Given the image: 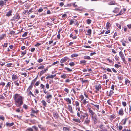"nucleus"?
Segmentation results:
<instances>
[{"label": "nucleus", "mask_w": 131, "mask_h": 131, "mask_svg": "<svg viewBox=\"0 0 131 131\" xmlns=\"http://www.w3.org/2000/svg\"><path fill=\"white\" fill-rule=\"evenodd\" d=\"M13 98L16 105L18 107H20L23 103V97L20 94L16 93L13 95Z\"/></svg>", "instance_id": "f257e3e1"}, {"label": "nucleus", "mask_w": 131, "mask_h": 131, "mask_svg": "<svg viewBox=\"0 0 131 131\" xmlns=\"http://www.w3.org/2000/svg\"><path fill=\"white\" fill-rule=\"evenodd\" d=\"M88 110L89 115L91 117L92 120L94 121V123H96L97 122V115L94 111L90 108H88Z\"/></svg>", "instance_id": "f03ea898"}, {"label": "nucleus", "mask_w": 131, "mask_h": 131, "mask_svg": "<svg viewBox=\"0 0 131 131\" xmlns=\"http://www.w3.org/2000/svg\"><path fill=\"white\" fill-rule=\"evenodd\" d=\"M39 111L37 109L36 107L35 106L34 108H31V115L32 116L33 115L32 113L37 114L38 113Z\"/></svg>", "instance_id": "7ed1b4c3"}, {"label": "nucleus", "mask_w": 131, "mask_h": 131, "mask_svg": "<svg viewBox=\"0 0 131 131\" xmlns=\"http://www.w3.org/2000/svg\"><path fill=\"white\" fill-rule=\"evenodd\" d=\"M101 85L99 84L98 85H96L95 86V89L96 90L95 91L96 93H98V91H99V90L101 89Z\"/></svg>", "instance_id": "20e7f679"}, {"label": "nucleus", "mask_w": 131, "mask_h": 131, "mask_svg": "<svg viewBox=\"0 0 131 131\" xmlns=\"http://www.w3.org/2000/svg\"><path fill=\"white\" fill-rule=\"evenodd\" d=\"M69 59V58L68 57H65L61 60L60 62L61 63L65 62L67 60Z\"/></svg>", "instance_id": "39448f33"}, {"label": "nucleus", "mask_w": 131, "mask_h": 131, "mask_svg": "<svg viewBox=\"0 0 131 131\" xmlns=\"http://www.w3.org/2000/svg\"><path fill=\"white\" fill-rule=\"evenodd\" d=\"M85 115H82L81 114L80 116V119L82 120V121L86 117V116L87 117H88L89 115L87 113H85Z\"/></svg>", "instance_id": "423d86ee"}, {"label": "nucleus", "mask_w": 131, "mask_h": 131, "mask_svg": "<svg viewBox=\"0 0 131 131\" xmlns=\"http://www.w3.org/2000/svg\"><path fill=\"white\" fill-rule=\"evenodd\" d=\"M118 114L119 115H120L121 116H122L124 115V112L123 108H121L119 110L118 112Z\"/></svg>", "instance_id": "0eeeda50"}, {"label": "nucleus", "mask_w": 131, "mask_h": 131, "mask_svg": "<svg viewBox=\"0 0 131 131\" xmlns=\"http://www.w3.org/2000/svg\"><path fill=\"white\" fill-rule=\"evenodd\" d=\"M119 56H120L121 58L122 59V60H125V57L122 52L121 51H120L119 53Z\"/></svg>", "instance_id": "6e6552de"}, {"label": "nucleus", "mask_w": 131, "mask_h": 131, "mask_svg": "<svg viewBox=\"0 0 131 131\" xmlns=\"http://www.w3.org/2000/svg\"><path fill=\"white\" fill-rule=\"evenodd\" d=\"M12 80H15L18 78V77L17 75L13 74L12 76Z\"/></svg>", "instance_id": "1a4fd4ad"}, {"label": "nucleus", "mask_w": 131, "mask_h": 131, "mask_svg": "<svg viewBox=\"0 0 131 131\" xmlns=\"http://www.w3.org/2000/svg\"><path fill=\"white\" fill-rule=\"evenodd\" d=\"M68 109L69 111L71 113H73V111L72 107L70 105H69L68 106Z\"/></svg>", "instance_id": "9d476101"}, {"label": "nucleus", "mask_w": 131, "mask_h": 131, "mask_svg": "<svg viewBox=\"0 0 131 131\" xmlns=\"http://www.w3.org/2000/svg\"><path fill=\"white\" fill-rule=\"evenodd\" d=\"M116 116V114H113L112 115L110 116L109 117L110 119V120L112 121L113 119L115 118Z\"/></svg>", "instance_id": "9b49d317"}, {"label": "nucleus", "mask_w": 131, "mask_h": 131, "mask_svg": "<svg viewBox=\"0 0 131 131\" xmlns=\"http://www.w3.org/2000/svg\"><path fill=\"white\" fill-rule=\"evenodd\" d=\"M12 10H10L7 12V14H6V16L8 17H9L12 15Z\"/></svg>", "instance_id": "f8f14e48"}, {"label": "nucleus", "mask_w": 131, "mask_h": 131, "mask_svg": "<svg viewBox=\"0 0 131 131\" xmlns=\"http://www.w3.org/2000/svg\"><path fill=\"white\" fill-rule=\"evenodd\" d=\"M68 77V76L67 75L64 73H63L60 76L61 78H62L64 79L67 78Z\"/></svg>", "instance_id": "ddd939ff"}, {"label": "nucleus", "mask_w": 131, "mask_h": 131, "mask_svg": "<svg viewBox=\"0 0 131 131\" xmlns=\"http://www.w3.org/2000/svg\"><path fill=\"white\" fill-rule=\"evenodd\" d=\"M64 100L66 101L68 103V104H70L71 103V99L69 98H65Z\"/></svg>", "instance_id": "4468645a"}, {"label": "nucleus", "mask_w": 131, "mask_h": 131, "mask_svg": "<svg viewBox=\"0 0 131 131\" xmlns=\"http://www.w3.org/2000/svg\"><path fill=\"white\" fill-rule=\"evenodd\" d=\"M87 62V61L85 60H81L80 61V64H84V65H85L86 64V63Z\"/></svg>", "instance_id": "2eb2a0df"}, {"label": "nucleus", "mask_w": 131, "mask_h": 131, "mask_svg": "<svg viewBox=\"0 0 131 131\" xmlns=\"http://www.w3.org/2000/svg\"><path fill=\"white\" fill-rule=\"evenodd\" d=\"M116 4L114 0L108 3V4L110 5H114Z\"/></svg>", "instance_id": "dca6fc26"}, {"label": "nucleus", "mask_w": 131, "mask_h": 131, "mask_svg": "<svg viewBox=\"0 0 131 131\" xmlns=\"http://www.w3.org/2000/svg\"><path fill=\"white\" fill-rule=\"evenodd\" d=\"M119 8L116 7L115 8L114 10L112 12L115 13H117L119 11Z\"/></svg>", "instance_id": "f3484780"}, {"label": "nucleus", "mask_w": 131, "mask_h": 131, "mask_svg": "<svg viewBox=\"0 0 131 131\" xmlns=\"http://www.w3.org/2000/svg\"><path fill=\"white\" fill-rule=\"evenodd\" d=\"M5 34H3L1 35L0 36V40H1L3 39L4 37L6 36Z\"/></svg>", "instance_id": "a211bd4d"}, {"label": "nucleus", "mask_w": 131, "mask_h": 131, "mask_svg": "<svg viewBox=\"0 0 131 131\" xmlns=\"http://www.w3.org/2000/svg\"><path fill=\"white\" fill-rule=\"evenodd\" d=\"M56 75H48L46 77V79H49V78H53Z\"/></svg>", "instance_id": "6ab92c4d"}, {"label": "nucleus", "mask_w": 131, "mask_h": 131, "mask_svg": "<svg viewBox=\"0 0 131 131\" xmlns=\"http://www.w3.org/2000/svg\"><path fill=\"white\" fill-rule=\"evenodd\" d=\"M113 90H110L109 94L108 95V96L110 97H111L112 96V95L114 93V92Z\"/></svg>", "instance_id": "aec40b11"}, {"label": "nucleus", "mask_w": 131, "mask_h": 131, "mask_svg": "<svg viewBox=\"0 0 131 131\" xmlns=\"http://www.w3.org/2000/svg\"><path fill=\"white\" fill-rule=\"evenodd\" d=\"M5 3L2 0H0V6L2 7L3 6Z\"/></svg>", "instance_id": "412c9836"}, {"label": "nucleus", "mask_w": 131, "mask_h": 131, "mask_svg": "<svg viewBox=\"0 0 131 131\" xmlns=\"http://www.w3.org/2000/svg\"><path fill=\"white\" fill-rule=\"evenodd\" d=\"M18 81V80H17V81H14L13 82L14 84L17 86H18L20 85L19 83L17 82Z\"/></svg>", "instance_id": "4be33fe9"}, {"label": "nucleus", "mask_w": 131, "mask_h": 131, "mask_svg": "<svg viewBox=\"0 0 131 131\" xmlns=\"http://www.w3.org/2000/svg\"><path fill=\"white\" fill-rule=\"evenodd\" d=\"M41 102L42 103L43 105L45 107L47 106V103L44 100H42L41 101Z\"/></svg>", "instance_id": "5701e85b"}, {"label": "nucleus", "mask_w": 131, "mask_h": 131, "mask_svg": "<svg viewBox=\"0 0 131 131\" xmlns=\"http://www.w3.org/2000/svg\"><path fill=\"white\" fill-rule=\"evenodd\" d=\"M23 107L24 109L27 110L28 109V106L27 105L24 104L23 105Z\"/></svg>", "instance_id": "b1692460"}, {"label": "nucleus", "mask_w": 131, "mask_h": 131, "mask_svg": "<svg viewBox=\"0 0 131 131\" xmlns=\"http://www.w3.org/2000/svg\"><path fill=\"white\" fill-rule=\"evenodd\" d=\"M64 69H66V70L68 71V72H71L72 71V70L68 67H65L64 68Z\"/></svg>", "instance_id": "393cba45"}, {"label": "nucleus", "mask_w": 131, "mask_h": 131, "mask_svg": "<svg viewBox=\"0 0 131 131\" xmlns=\"http://www.w3.org/2000/svg\"><path fill=\"white\" fill-rule=\"evenodd\" d=\"M38 77V75H37V77L32 81L31 83V84L32 85L37 80Z\"/></svg>", "instance_id": "a878e982"}, {"label": "nucleus", "mask_w": 131, "mask_h": 131, "mask_svg": "<svg viewBox=\"0 0 131 131\" xmlns=\"http://www.w3.org/2000/svg\"><path fill=\"white\" fill-rule=\"evenodd\" d=\"M83 113V112L82 111H80L79 112H78L77 113V115L78 117H80L81 115H80L82 114V113Z\"/></svg>", "instance_id": "bb28decb"}, {"label": "nucleus", "mask_w": 131, "mask_h": 131, "mask_svg": "<svg viewBox=\"0 0 131 131\" xmlns=\"http://www.w3.org/2000/svg\"><path fill=\"white\" fill-rule=\"evenodd\" d=\"M53 115L54 117L56 118H58V117H59L58 114L57 112L54 113Z\"/></svg>", "instance_id": "cd10ccee"}, {"label": "nucleus", "mask_w": 131, "mask_h": 131, "mask_svg": "<svg viewBox=\"0 0 131 131\" xmlns=\"http://www.w3.org/2000/svg\"><path fill=\"white\" fill-rule=\"evenodd\" d=\"M15 17L16 18V19H20L19 15V14L17 13L16 14Z\"/></svg>", "instance_id": "c85d7f7f"}, {"label": "nucleus", "mask_w": 131, "mask_h": 131, "mask_svg": "<svg viewBox=\"0 0 131 131\" xmlns=\"http://www.w3.org/2000/svg\"><path fill=\"white\" fill-rule=\"evenodd\" d=\"M78 56V54H72L71 56V58H74L75 57H77Z\"/></svg>", "instance_id": "c756f323"}, {"label": "nucleus", "mask_w": 131, "mask_h": 131, "mask_svg": "<svg viewBox=\"0 0 131 131\" xmlns=\"http://www.w3.org/2000/svg\"><path fill=\"white\" fill-rule=\"evenodd\" d=\"M14 123H6V125L7 126L10 127L14 125Z\"/></svg>", "instance_id": "7c9ffc66"}, {"label": "nucleus", "mask_w": 131, "mask_h": 131, "mask_svg": "<svg viewBox=\"0 0 131 131\" xmlns=\"http://www.w3.org/2000/svg\"><path fill=\"white\" fill-rule=\"evenodd\" d=\"M92 31L91 29H89L87 30V35H90L91 34Z\"/></svg>", "instance_id": "2f4dec72"}, {"label": "nucleus", "mask_w": 131, "mask_h": 131, "mask_svg": "<svg viewBox=\"0 0 131 131\" xmlns=\"http://www.w3.org/2000/svg\"><path fill=\"white\" fill-rule=\"evenodd\" d=\"M81 101H82V103L84 105H85L87 103V102L85 99H84Z\"/></svg>", "instance_id": "473e14b6"}, {"label": "nucleus", "mask_w": 131, "mask_h": 131, "mask_svg": "<svg viewBox=\"0 0 131 131\" xmlns=\"http://www.w3.org/2000/svg\"><path fill=\"white\" fill-rule=\"evenodd\" d=\"M111 25L109 22H107L106 24V27L107 29H108L110 26Z\"/></svg>", "instance_id": "72a5a7b5"}, {"label": "nucleus", "mask_w": 131, "mask_h": 131, "mask_svg": "<svg viewBox=\"0 0 131 131\" xmlns=\"http://www.w3.org/2000/svg\"><path fill=\"white\" fill-rule=\"evenodd\" d=\"M38 126L40 128H41V130H44V131L45 130V129L44 127L42 126V125H38Z\"/></svg>", "instance_id": "f704fd0d"}, {"label": "nucleus", "mask_w": 131, "mask_h": 131, "mask_svg": "<svg viewBox=\"0 0 131 131\" xmlns=\"http://www.w3.org/2000/svg\"><path fill=\"white\" fill-rule=\"evenodd\" d=\"M130 83V81L128 79H126L125 84L126 85H127V84H129Z\"/></svg>", "instance_id": "c9c22d12"}, {"label": "nucleus", "mask_w": 131, "mask_h": 131, "mask_svg": "<svg viewBox=\"0 0 131 131\" xmlns=\"http://www.w3.org/2000/svg\"><path fill=\"white\" fill-rule=\"evenodd\" d=\"M84 58L88 60L90 59L91 58L90 57L88 56H85L84 57Z\"/></svg>", "instance_id": "e433bc0d"}, {"label": "nucleus", "mask_w": 131, "mask_h": 131, "mask_svg": "<svg viewBox=\"0 0 131 131\" xmlns=\"http://www.w3.org/2000/svg\"><path fill=\"white\" fill-rule=\"evenodd\" d=\"M91 104L95 106V107H96L97 108V110H98L99 109V106L98 105H94L93 103H91Z\"/></svg>", "instance_id": "4c0bfd02"}, {"label": "nucleus", "mask_w": 131, "mask_h": 131, "mask_svg": "<svg viewBox=\"0 0 131 131\" xmlns=\"http://www.w3.org/2000/svg\"><path fill=\"white\" fill-rule=\"evenodd\" d=\"M69 65L71 67H73L75 66V64L74 62H72L69 63Z\"/></svg>", "instance_id": "58836bf2"}, {"label": "nucleus", "mask_w": 131, "mask_h": 131, "mask_svg": "<svg viewBox=\"0 0 131 131\" xmlns=\"http://www.w3.org/2000/svg\"><path fill=\"white\" fill-rule=\"evenodd\" d=\"M28 94L29 95H32L33 97H35V96L32 93L31 91L30 90H29L28 91Z\"/></svg>", "instance_id": "ea45409f"}, {"label": "nucleus", "mask_w": 131, "mask_h": 131, "mask_svg": "<svg viewBox=\"0 0 131 131\" xmlns=\"http://www.w3.org/2000/svg\"><path fill=\"white\" fill-rule=\"evenodd\" d=\"M63 129L64 130L66 131H69V128L64 127L63 128Z\"/></svg>", "instance_id": "a19ab883"}, {"label": "nucleus", "mask_w": 131, "mask_h": 131, "mask_svg": "<svg viewBox=\"0 0 131 131\" xmlns=\"http://www.w3.org/2000/svg\"><path fill=\"white\" fill-rule=\"evenodd\" d=\"M129 120V118H126L125 119H123L122 120V122H123V123H126V121L127 120Z\"/></svg>", "instance_id": "79ce46f5"}, {"label": "nucleus", "mask_w": 131, "mask_h": 131, "mask_svg": "<svg viewBox=\"0 0 131 131\" xmlns=\"http://www.w3.org/2000/svg\"><path fill=\"white\" fill-rule=\"evenodd\" d=\"M73 120L74 121V122H80V120L79 119H73Z\"/></svg>", "instance_id": "37998d69"}, {"label": "nucleus", "mask_w": 131, "mask_h": 131, "mask_svg": "<svg viewBox=\"0 0 131 131\" xmlns=\"http://www.w3.org/2000/svg\"><path fill=\"white\" fill-rule=\"evenodd\" d=\"M33 85H32L31 84L29 86L27 90L28 91H29V90H30L32 88Z\"/></svg>", "instance_id": "c03bdc74"}, {"label": "nucleus", "mask_w": 131, "mask_h": 131, "mask_svg": "<svg viewBox=\"0 0 131 131\" xmlns=\"http://www.w3.org/2000/svg\"><path fill=\"white\" fill-rule=\"evenodd\" d=\"M52 98V95H47V96L46 97V99H51Z\"/></svg>", "instance_id": "a18cd8bd"}, {"label": "nucleus", "mask_w": 131, "mask_h": 131, "mask_svg": "<svg viewBox=\"0 0 131 131\" xmlns=\"http://www.w3.org/2000/svg\"><path fill=\"white\" fill-rule=\"evenodd\" d=\"M5 85V83L3 82H0V85H2L3 87Z\"/></svg>", "instance_id": "49530a36"}, {"label": "nucleus", "mask_w": 131, "mask_h": 131, "mask_svg": "<svg viewBox=\"0 0 131 131\" xmlns=\"http://www.w3.org/2000/svg\"><path fill=\"white\" fill-rule=\"evenodd\" d=\"M28 34L27 32H25L22 35V36L23 37H26L27 36Z\"/></svg>", "instance_id": "de8ad7c7"}, {"label": "nucleus", "mask_w": 131, "mask_h": 131, "mask_svg": "<svg viewBox=\"0 0 131 131\" xmlns=\"http://www.w3.org/2000/svg\"><path fill=\"white\" fill-rule=\"evenodd\" d=\"M91 22V20L90 19H88L87 20V23L88 24H89Z\"/></svg>", "instance_id": "09e8293b"}, {"label": "nucleus", "mask_w": 131, "mask_h": 131, "mask_svg": "<svg viewBox=\"0 0 131 131\" xmlns=\"http://www.w3.org/2000/svg\"><path fill=\"white\" fill-rule=\"evenodd\" d=\"M122 104L124 107H125L126 105V103L124 101H123L122 102Z\"/></svg>", "instance_id": "8fccbe9b"}, {"label": "nucleus", "mask_w": 131, "mask_h": 131, "mask_svg": "<svg viewBox=\"0 0 131 131\" xmlns=\"http://www.w3.org/2000/svg\"><path fill=\"white\" fill-rule=\"evenodd\" d=\"M12 65V63H10L7 64L5 66L8 67H11Z\"/></svg>", "instance_id": "3c124183"}, {"label": "nucleus", "mask_w": 131, "mask_h": 131, "mask_svg": "<svg viewBox=\"0 0 131 131\" xmlns=\"http://www.w3.org/2000/svg\"><path fill=\"white\" fill-rule=\"evenodd\" d=\"M99 128H100L101 129H102V130H103L104 128V126L103 125H101L99 126Z\"/></svg>", "instance_id": "603ef678"}, {"label": "nucleus", "mask_w": 131, "mask_h": 131, "mask_svg": "<svg viewBox=\"0 0 131 131\" xmlns=\"http://www.w3.org/2000/svg\"><path fill=\"white\" fill-rule=\"evenodd\" d=\"M26 131H33V129L31 128H27L26 130Z\"/></svg>", "instance_id": "864d4df0"}, {"label": "nucleus", "mask_w": 131, "mask_h": 131, "mask_svg": "<svg viewBox=\"0 0 131 131\" xmlns=\"http://www.w3.org/2000/svg\"><path fill=\"white\" fill-rule=\"evenodd\" d=\"M45 71L43 70H42L40 72V76L42 75L44 73H45Z\"/></svg>", "instance_id": "5fc2aeb1"}, {"label": "nucleus", "mask_w": 131, "mask_h": 131, "mask_svg": "<svg viewBox=\"0 0 131 131\" xmlns=\"http://www.w3.org/2000/svg\"><path fill=\"white\" fill-rule=\"evenodd\" d=\"M80 98L81 99V101H82L84 100V97L82 95H81L80 97Z\"/></svg>", "instance_id": "6e6d98bb"}, {"label": "nucleus", "mask_w": 131, "mask_h": 131, "mask_svg": "<svg viewBox=\"0 0 131 131\" xmlns=\"http://www.w3.org/2000/svg\"><path fill=\"white\" fill-rule=\"evenodd\" d=\"M44 68V66L42 65L41 66H39L38 67V69H43Z\"/></svg>", "instance_id": "4d7b16f0"}, {"label": "nucleus", "mask_w": 131, "mask_h": 131, "mask_svg": "<svg viewBox=\"0 0 131 131\" xmlns=\"http://www.w3.org/2000/svg\"><path fill=\"white\" fill-rule=\"evenodd\" d=\"M103 78L104 79H106L107 78V77L106 74H104L103 76Z\"/></svg>", "instance_id": "13d9d810"}, {"label": "nucleus", "mask_w": 131, "mask_h": 131, "mask_svg": "<svg viewBox=\"0 0 131 131\" xmlns=\"http://www.w3.org/2000/svg\"><path fill=\"white\" fill-rule=\"evenodd\" d=\"M43 61V59H39L37 60V62L39 63L41 62H42Z\"/></svg>", "instance_id": "bf43d9fd"}, {"label": "nucleus", "mask_w": 131, "mask_h": 131, "mask_svg": "<svg viewBox=\"0 0 131 131\" xmlns=\"http://www.w3.org/2000/svg\"><path fill=\"white\" fill-rule=\"evenodd\" d=\"M40 81H37L35 84V85L36 86H38L39 85V84H40Z\"/></svg>", "instance_id": "052dcab7"}, {"label": "nucleus", "mask_w": 131, "mask_h": 131, "mask_svg": "<svg viewBox=\"0 0 131 131\" xmlns=\"http://www.w3.org/2000/svg\"><path fill=\"white\" fill-rule=\"evenodd\" d=\"M127 27L129 29H131V24H128L127 25Z\"/></svg>", "instance_id": "680f3d73"}, {"label": "nucleus", "mask_w": 131, "mask_h": 131, "mask_svg": "<svg viewBox=\"0 0 131 131\" xmlns=\"http://www.w3.org/2000/svg\"><path fill=\"white\" fill-rule=\"evenodd\" d=\"M43 9L41 8L40 7V8L38 10V12H41L42 11H43Z\"/></svg>", "instance_id": "e2e57ef3"}, {"label": "nucleus", "mask_w": 131, "mask_h": 131, "mask_svg": "<svg viewBox=\"0 0 131 131\" xmlns=\"http://www.w3.org/2000/svg\"><path fill=\"white\" fill-rule=\"evenodd\" d=\"M75 106H76V107L78 106L79 105V103L77 101H75Z\"/></svg>", "instance_id": "0e129e2a"}, {"label": "nucleus", "mask_w": 131, "mask_h": 131, "mask_svg": "<svg viewBox=\"0 0 131 131\" xmlns=\"http://www.w3.org/2000/svg\"><path fill=\"white\" fill-rule=\"evenodd\" d=\"M8 44V43H4V45H3V48L7 47V46Z\"/></svg>", "instance_id": "69168bd1"}, {"label": "nucleus", "mask_w": 131, "mask_h": 131, "mask_svg": "<svg viewBox=\"0 0 131 131\" xmlns=\"http://www.w3.org/2000/svg\"><path fill=\"white\" fill-rule=\"evenodd\" d=\"M116 26L117 27H118L119 29H121V26L119 24L117 23L116 24Z\"/></svg>", "instance_id": "338daca9"}, {"label": "nucleus", "mask_w": 131, "mask_h": 131, "mask_svg": "<svg viewBox=\"0 0 131 131\" xmlns=\"http://www.w3.org/2000/svg\"><path fill=\"white\" fill-rule=\"evenodd\" d=\"M30 6V5H29L28 4H26L25 5V7L27 8H29Z\"/></svg>", "instance_id": "774afa93"}]
</instances>
